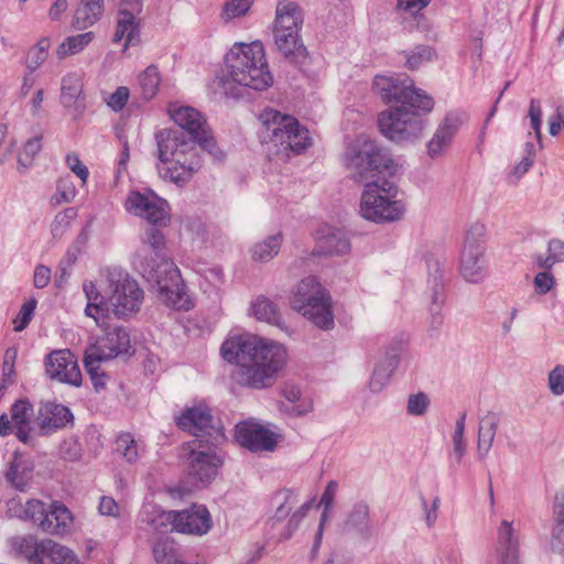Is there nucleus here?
<instances>
[{"label": "nucleus", "mask_w": 564, "mask_h": 564, "mask_svg": "<svg viewBox=\"0 0 564 564\" xmlns=\"http://www.w3.org/2000/svg\"><path fill=\"white\" fill-rule=\"evenodd\" d=\"M344 156L351 178L358 183L365 182L360 198L361 217L377 224L400 219L404 207L395 199L394 183L387 178L368 181L376 173L393 169L394 162L388 152L369 138L358 137L346 147Z\"/></svg>", "instance_id": "1"}, {"label": "nucleus", "mask_w": 564, "mask_h": 564, "mask_svg": "<svg viewBox=\"0 0 564 564\" xmlns=\"http://www.w3.org/2000/svg\"><path fill=\"white\" fill-rule=\"evenodd\" d=\"M220 355L238 366L232 379L239 386L256 390L271 387L286 364L282 345L249 334L229 336L220 347Z\"/></svg>", "instance_id": "2"}, {"label": "nucleus", "mask_w": 564, "mask_h": 564, "mask_svg": "<svg viewBox=\"0 0 564 564\" xmlns=\"http://www.w3.org/2000/svg\"><path fill=\"white\" fill-rule=\"evenodd\" d=\"M133 268L153 286L160 299L175 310L193 307L181 272L172 261L166 237L159 227H147L132 258Z\"/></svg>", "instance_id": "3"}, {"label": "nucleus", "mask_w": 564, "mask_h": 564, "mask_svg": "<svg viewBox=\"0 0 564 564\" xmlns=\"http://www.w3.org/2000/svg\"><path fill=\"white\" fill-rule=\"evenodd\" d=\"M225 64V69L218 77V84L226 95L238 96L234 84L263 90L273 82L263 45L258 41L250 44H235L226 54Z\"/></svg>", "instance_id": "4"}, {"label": "nucleus", "mask_w": 564, "mask_h": 564, "mask_svg": "<svg viewBox=\"0 0 564 564\" xmlns=\"http://www.w3.org/2000/svg\"><path fill=\"white\" fill-rule=\"evenodd\" d=\"M155 141L158 158L162 163L158 166L161 177L184 186L202 167L196 150L198 142L178 129L160 130L155 133Z\"/></svg>", "instance_id": "5"}, {"label": "nucleus", "mask_w": 564, "mask_h": 564, "mask_svg": "<svg viewBox=\"0 0 564 564\" xmlns=\"http://www.w3.org/2000/svg\"><path fill=\"white\" fill-rule=\"evenodd\" d=\"M291 306L316 327L324 330L334 328L330 296L316 278L307 276L300 281L291 300Z\"/></svg>", "instance_id": "6"}, {"label": "nucleus", "mask_w": 564, "mask_h": 564, "mask_svg": "<svg viewBox=\"0 0 564 564\" xmlns=\"http://www.w3.org/2000/svg\"><path fill=\"white\" fill-rule=\"evenodd\" d=\"M259 119L262 122V142H270L294 154H300L310 147L308 130L294 117L282 115L274 109H265Z\"/></svg>", "instance_id": "7"}, {"label": "nucleus", "mask_w": 564, "mask_h": 564, "mask_svg": "<svg viewBox=\"0 0 564 564\" xmlns=\"http://www.w3.org/2000/svg\"><path fill=\"white\" fill-rule=\"evenodd\" d=\"M373 89L380 98L389 105L410 106L431 112L434 100L425 91L414 86V82L406 74L377 75L373 79Z\"/></svg>", "instance_id": "8"}, {"label": "nucleus", "mask_w": 564, "mask_h": 564, "mask_svg": "<svg viewBox=\"0 0 564 564\" xmlns=\"http://www.w3.org/2000/svg\"><path fill=\"white\" fill-rule=\"evenodd\" d=\"M423 110L410 106H391L378 117L380 132L394 142H412L419 139L425 129Z\"/></svg>", "instance_id": "9"}, {"label": "nucleus", "mask_w": 564, "mask_h": 564, "mask_svg": "<svg viewBox=\"0 0 564 564\" xmlns=\"http://www.w3.org/2000/svg\"><path fill=\"white\" fill-rule=\"evenodd\" d=\"M486 227L484 224H473L465 236L459 257V272L469 283H480L488 273L486 258Z\"/></svg>", "instance_id": "10"}, {"label": "nucleus", "mask_w": 564, "mask_h": 564, "mask_svg": "<svg viewBox=\"0 0 564 564\" xmlns=\"http://www.w3.org/2000/svg\"><path fill=\"white\" fill-rule=\"evenodd\" d=\"M107 280L113 314L126 318L139 312L143 302V290L138 282L128 272L117 268L109 270Z\"/></svg>", "instance_id": "11"}, {"label": "nucleus", "mask_w": 564, "mask_h": 564, "mask_svg": "<svg viewBox=\"0 0 564 564\" xmlns=\"http://www.w3.org/2000/svg\"><path fill=\"white\" fill-rule=\"evenodd\" d=\"M167 111L171 119L178 126V130L184 131L187 137L197 141L204 151L218 161L225 158L224 152L218 148L212 135L206 120L198 110L189 106L171 104Z\"/></svg>", "instance_id": "12"}, {"label": "nucleus", "mask_w": 564, "mask_h": 564, "mask_svg": "<svg viewBox=\"0 0 564 564\" xmlns=\"http://www.w3.org/2000/svg\"><path fill=\"white\" fill-rule=\"evenodd\" d=\"M223 442L212 440H193L189 443V475L203 485L214 479L224 463V455L219 448Z\"/></svg>", "instance_id": "13"}, {"label": "nucleus", "mask_w": 564, "mask_h": 564, "mask_svg": "<svg viewBox=\"0 0 564 564\" xmlns=\"http://www.w3.org/2000/svg\"><path fill=\"white\" fill-rule=\"evenodd\" d=\"M176 425L193 434L195 440H212L214 443L225 441L221 427L214 424L210 410L204 405L185 409L176 417Z\"/></svg>", "instance_id": "14"}, {"label": "nucleus", "mask_w": 564, "mask_h": 564, "mask_svg": "<svg viewBox=\"0 0 564 564\" xmlns=\"http://www.w3.org/2000/svg\"><path fill=\"white\" fill-rule=\"evenodd\" d=\"M127 209L144 218L151 226H166L170 221L169 204L153 192H131L127 198Z\"/></svg>", "instance_id": "15"}, {"label": "nucleus", "mask_w": 564, "mask_h": 564, "mask_svg": "<svg viewBox=\"0 0 564 564\" xmlns=\"http://www.w3.org/2000/svg\"><path fill=\"white\" fill-rule=\"evenodd\" d=\"M11 421L7 413L0 415V436L6 437L15 430L17 438L23 444H32L31 416L33 415V405L28 400H18L11 406Z\"/></svg>", "instance_id": "16"}, {"label": "nucleus", "mask_w": 564, "mask_h": 564, "mask_svg": "<svg viewBox=\"0 0 564 564\" xmlns=\"http://www.w3.org/2000/svg\"><path fill=\"white\" fill-rule=\"evenodd\" d=\"M46 375L62 383L79 387L82 373L75 356L68 350H55L46 357Z\"/></svg>", "instance_id": "17"}, {"label": "nucleus", "mask_w": 564, "mask_h": 564, "mask_svg": "<svg viewBox=\"0 0 564 564\" xmlns=\"http://www.w3.org/2000/svg\"><path fill=\"white\" fill-rule=\"evenodd\" d=\"M403 340L401 338L392 339L384 348L382 356L376 364L369 380V389L373 393L381 392L390 381L391 376L399 366L400 355L403 351Z\"/></svg>", "instance_id": "18"}, {"label": "nucleus", "mask_w": 564, "mask_h": 564, "mask_svg": "<svg viewBox=\"0 0 564 564\" xmlns=\"http://www.w3.org/2000/svg\"><path fill=\"white\" fill-rule=\"evenodd\" d=\"M236 441L251 452H271L276 446L275 434L258 423L239 422L235 427Z\"/></svg>", "instance_id": "19"}, {"label": "nucleus", "mask_w": 564, "mask_h": 564, "mask_svg": "<svg viewBox=\"0 0 564 564\" xmlns=\"http://www.w3.org/2000/svg\"><path fill=\"white\" fill-rule=\"evenodd\" d=\"M465 120V115L459 111H449L438 124L432 139L427 143V154L437 158L448 148Z\"/></svg>", "instance_id": "20"}, {"label": "nucleus", "mask_w": 564, "mask_h": 564, "mask_svg": "<svg viewBox=\"0 0 564 564\" xmlns=\"http://www.w3.org/2000/svg\"><path fill=\"white\" fill-rule=\"evenodd\" d=\"M73 420V413L67 406L55 402H47L40 406L35 424L42 435H50L57 430L66 427Z\"/></svg>", "instance_id": "21"}, {"label": "nucleus", "mask_w": 564, "mask_h": 564, "mask_svg": "<svg viewBox=\"0 0 564 564\" xmlns=\"http://www.w3.org/2000/svg\"><path fill=\"white\" fill-rule=\"evenodd\" d=\"M176 532L203 535L212 528V518L205 506L193 505L189 509L174 511Z\"/></svg>", "instance_id": "22"}, {"label": "nucleus", "mask_w": 564, "mask_h": 564, "mask_svg": "<svg viewBox=\"0 0 564 564\" xmlns=\"http://www.w3.org/2000/svg\"><path fill=\"white\" fill-rule=\"evenodd\" d=\"M495 564H519V535L511 521L502 520L497 530Z\"/></svg>", "instance_id": "23"}, {"label": "nucleus", "mask_w": 564, "mask_h": 564, "mask_svg": "<svg viewBox=\"0 0 564 564\" xmlns=\"http://www.w3.org/2000/svg\"><path fill=\"white\" fill-rule=\"evenodd\" d=\"M350 247V241L344 230L330 226H323L318 230V237L313 253L324 257H340L349 253Z\"/></svg>", "instance_id": "24"}, {"label": "nucleus", "mask_w": 564, "mask_h": 564, "mask_svg": "<svg viewBox=\"0 0 564 564\" xmlns=\"http://www.w3.org/2000/svg\"><path fill=\"white\" fill-rule=\"evenodd\" d=\"M91 346L98 349L104 356L112 359L121 354L129 352L131 348L130 334L126 327L115 326L109 328L106 334L98 338Z\"/></svg>", "instance_id": "25"}, {"label": "nucleus", "mask_w": 564, "mask_h": 564, "mask_svg": "<svg viewBox=\"0 0 564 564\" xmlns=\"http://www.w3.org/2000/svg\"><path fill=\"white\" fill-rule=\"evenodd\" d=\"M124 39L123 51L140 42V21L127 8H120L117 14V23L112 36L113 43Z\"/></svg>", "instance_id": "26"}, {"label": "nucleus", "mask_w": 564, "mask_h": 564, "mask_svg": "<svg viewBox=\"0 0 564 564\" xmlns=\"http://www.w3.org/2000/svg\"><path fill=\"white\" fill-rule=\"evenodd\" d=\"M429 282L432 283V305L430 307L431 314V326L434 329H438L443 322L444 316L442 314V305L444 303L443 295V283L440 264L437 261L429 260Z\"/></svg>", "instance_id": "27"}, {"label": "nucleus", "mask_w": 564, "mask_h": 564, "mask_svg": "<svg viewBox=\"0 0 564 564\" xmlns=\"http://www.w3.org/2000/svg\"><path fill=\"white\" fill-rule=\"evenodd\" d=\"M274 43L278 51L292 63H301L307 56V51L300 37V31L288 32L281 29L273 30Z\"/></svg>", "instance_id": "28"}, {"label": "nucleus", "mask_w": 564, "mask_h": 564, "mask_svg": "<svg viewBox=\"0 0 564 564\" xmlns=\"http://www.w3.org/2000/svg\"><path fill=\"white\" fill-rule=\"evenodd\" d=\"M72 520L70 512L65 506L52 502L37 527L45 533L62 535L68 531Z\"/></svg>", "instance_id": "29"}, {"label": "nucleus", "mask_w": 564, "mask_h": 564, "mask_svg": "<svg viewBox=\"0 0 564 564\" xmlns=\"http://www.w3.org/2000/svg\"><path fill=\"white\" fill-rule=\"evenodd\" d=\"M499 424L500 416L492 411L487 412L480 419L477 435V456L479 460H484L490 452Z\"/></svg>", "instance_id": "30"}, {"label": "nucleus", "mask_w": 564, "mask_h": 564, "mask_svg": "<svg viewBox=\"0 0 564 564\" xmlns=\"http://www.w3.org/2000/svg\"><path fill=\"white\" fill-rule=\"evenodd\" d=\"M303 24V14L297 3L282 0L276 6L274 29L288 32L300 31Z\"/></svg>", "instance_id": "31"}, {"label": "nucleus", "mask_w": 564, "mask_h": 564, "mask_svg": "<svg viewBox=\"0 0 564 564\" xmlns=\"http://www.w3.org/2000/svg\"><path fill=\"white\" fill-rule=\"evenodd\" d=\"M297 495L291 489H282L273 495L271 498V505L275 508L274 516L270 520V531L272 535L278 534L275 532L276 527L282 523L289 516L291 510L297 503Z\"/></svg>", "instance_id": "32"}, {"label": "nucleus", "mask_w": 564, "mask_h": 564, "mask_svg": "<svg viewBox=\"0 0 564 564\" xmlns=\"http://www.w3.org/2000/svg\"><path fill=\"white\" fill-rule=\"evenodd\" d=\"M104 13V0H80L73 18L76 30H86L97 23Z\"/></svg>", "instance_id": "33"}, {"label": "nucleus", "mask_w": 564, "mask_h": 564, "mask_svg": "<svg viewBox=\"0 0 564 564\" xmlns=\"http://www.w3.org/2000/svg\"><path fill=\"white\" fill-rule=\"evenodd\" d=\"M83 289L87 299L85 307L86 316L94 318L96 324L102 327L108 316V305L104 295L93 282H85Z\"/></svg>", "instance_id": "34"}, {"label": "nucleus", "mask_w": 564, "mask_h": 564, "mask_svg": "<svg viewBox=\"0 0 564 564\" xmlns=\"http://www.w3.org/2000/svg\"><path fill=\"white\" fill-rule=\"evenodd\" d=\"M40 564H80L76 555L66 546L52 540H42Z\"/></svg>", "instance_id": "35"}, {"label": "nucleus", "mask_w": 564, "mask_h": 564, "mask_svg": "<svg viewBox=\"0 0 564 564\" xmlns=\"http://www.w3.org/2000/svg\"><path fill=\"white\" fill-rule=\"evenodd\" d=\"M33 475V464L14 452L13 459L9 464L6 479L18 490H23Z\"/></svg>", "instance_id": "36"}, {"label": "nucleus", "mask_w": 564, "mask_h": 564, "mask_svg": "<svg viewBox=\"0 0 564 564\" xmlns=\"http://www.w3.org/2000/svg\"><path fill=\"white\" fill-rule=\"evenodd\" d=\"M83 93V82L78 74L69 73L62 78L61 102L66 108L78 109Z\"/></svg>", "instance_id": "37"}, {"label": "nucleus", "mask_w": 564, "mask_h": 564, "mask_svg": "<svg viewBox=\"0 0 564 564\" xmlns=\"http://www.w3.org/2000/svg\"><path fill=\"white\" fill-rule=\"evenodd\" d=\"M346 525L355 529L361 538L369 539L372 535V528L369 519V506L364 501L355 503L348 513Z\"/></svg>", "instance_id": "38"}, {"label": "nucleus", "mask_w": 564, "mask_h": 564, "mask_svg": "<svg viewBox=\"0 0 564 564\" xmlns=\"http://www.w3.org/2000/svg\"><path fill=\"white\" fill-rule=\"evenodd\" d=\"M156 564H185L178 545L170 538L158 540L152 546Z\"/></svg>", "instance_id": "39"}, {"label": "nucleus", "mask_w": 564, "mask_h": 564, "mask_svg": "<svg viewBox=\"0 0 564 564\" xmlns=\"http://www.w3.org/2000/svg\"><path fill=\"white\" fill-rule=\"evenodd\" d=\"M42 541L32 535L17 536L12 540L13 550L31 564H40Z\"/></svg>", "instance_id": "40"}, {"label": "nucleus", "mask_w": 564, "mask_h": 564, "mask_svg": "<svg viewBox=\"0 0 564 564\" xmlns=\"http://www.w3.org/2000/svg\"><path fill=\"white\" fill-rule=\"evenodd\" d=\"M281 243V234L269 236L252 247L251 257L254 261L268 262L279 253Z\"/></svg>", "instance_id": "41"}, {"label": "nucleus", "mask_w": 564, "mask_h": 564, "mask_svg": "<svg viewBox=\"0 0 564 564\" xmlns=\"http://www.w3.org/2000/svg\"><path fill=\"white\" fill-rule=\"evenodd\" d=\"M95 37L93 32L80 33L66 37L57 47L58 58H65L68 55H75L82 52Z\"/></svg>", "instance_id": "42"}, {"label": "nucleus", "mask_w": 564, "mask_h": 564, "mask_svg": "<svg viewBox=\"0 0 564 564\" xmlns=\"http://www.w3.org/2000/svg\"><path fill=\"white\" fill-rule=\"evenodd\" d=\"M113 451L129 464L135 463L139 458V445L130 433H120L117 436Z\"/></svg>", "instance_id": "43"}, {"label": "nucleus", "mask_w": 564, "mask_h": 564, "mask_svg": "<svg viewBox=\"0 0 564 564\" xmlns=\"http://www.w3.org/2000/svg\"><path fill=\"white\" fill-rule=\"evenodd\" d=\"M138 82H139L142 97L145 100L152 99L156 95L159 85L161 83V76H160L158 67L155 65L148 66L139 75Z\"/></svg>", "instance_id": "44"}, {"label": "nucleus", "mask_w": 564, "mask_h": 564, "mask_svg": "<svg viewBox=\"0 0 564 564\" xmlns=\"http://www.w3.org/2000/svg\"><path fill=\"white\" fill-rule=\"evenodd\" d=\"M311 508L312 501L304 502L290 516L288 522L283 525V529L280 530L278 534L273 533L272 538H275L279 542L289 540L299 528L301 521L306 517Z\"/></svg>", "instance_id": "45"}, {"label": "nucleus", "mask_w": 564, "mask_h": 564, "mask_svg": "<svg viewBox=\"0 0 564 564\" xmlns=\"http://www.w3.org/2000/svg\"><path fill=\"white\" fill-rule=\"evenodd\" d=\"M252 308L254 316L259 321L278 325L281 319L276 305L267 297L257 299Z\"/></svg>", "instance_id": "46"}, {"label": "nucleus", "mask_w": 564, "mask_h": 564, "mask_svg": "<svg viewBox=\"0 0 564 564\" xmlns=\"http://www.w3.org/2000/svg\"><path fill=\"white\" fill-rule=\"evenodd\" d=\"M147 522L155 532H176L174 510L155 512L151 518L147 519Z\"/></svg>", "instance_id": "47"}, {"label": "nucleus", "mask_w": 564, "mask_h": 564, "mask_svg": "<svg viewBox=\"0 0 564 564\" xmlns=\"http://www.w3.org/2000/svg\"><path fill=\"white\" fill-rule=\"evenodd\" d=\"M50 46V40L47 37H43L29 51L26 66L31 72H34L47 58V51Z\"/></svg>", "instance_id": "48"}, {"label": "nucleus", "mask_w": 564, "mask_h": 564, "mask_svg": "<svg viewBox=\"0 0 564 564\" xmlns=\"http://www.w3.org/2000/svg\"><path fill=\"white\" fill-rule=\"evenodd\" d=\"M42 142L41 137H34L29 139L24 147L22 153L18 158V169L21 172H24L32 164L34 156L41 151Z\"/></svg>", "instance_id": "49"}, {"label": "nucleus", "mask_w": 564, "mask_h": 564, "mask_svg": "<svg viewBox=\"0 0 564 564\" xmlns=\"http://www.w3.org/2000/svg\"><path fill=\"white\" fill-rule=\"evenodd\" d=\"M36 305L37 301L34 297L29 299L22 304L20 312L12 321L14 332H22L28 327L33 318Z\"/></svg>", "instance_id": "50"}, {"label": "nucleus", "mask_w": 564, "mask_h": 564, "mask_svg": "<svg viewBox=\"0 0 564 564\" xmlns=\"http://www.w3.org/2000/svg\"><path fill=\"white\" fill-rule=\"evenodd\" d=\"M76 216L77 210L74 207H68L59 212L52 223L51 231L53 237L61 238Z\"/></svg>", "instance_id": "51"}, {"label": "nucleus", "mask_w": 564, "mask_h": 564, "mask_svg": "<svg viewBox=\"0 0 564 564\" xmlns=\"http://www.w3.org/2000/svg\"><path fill=\"white\" fill-rule=\"evenodd\" d=\"M19 508L23 512L20 517L24 520H31L36 525H39L47 509L45 503L37 499H30L24 506L19 505Z\"/></svg>", "instance_id": "52"}, {"label": "nucleus", "mask_w": 564, "mask_h": 564, "mask_svg": "<svg viewBox=\"0 0 564 564\" xmlns=\"http://www.w3.org/2000/svg\"><path fill=\"white\" fill-rule=\"evenodd\" d=\"M434 55V51L430 46L417 45L405 55L406 66L410 69H417L421 65L430 62Z\"/></svg>", "instance_id": "53"}, {"label": "nucleus", "mask_w": 564, "mask_h": 564, "mask_svg": "<svg viewBox=\"0 0 564 564\" xmlns=\"http://www.w3.org/2000/svg\"><path fill=\"white\" fill-rule=\"evenodd\" d=\"M109 359V357L104 356L98 349L90 345L85 351L84 365L89 376L94 377L104 372L100 368V362Z\"/></svg>", "instance_id": "54"}, {"label": "nucleus", "mask_w": 564, "mask_h": 564, "mask_svg": "<svg viewBox=\"0 0 564 564\" xmlns=\"http://www.w3.org/2000/svg\"><path fill=\"white\" fill-rule=\"evenodd\" d=\"M430 399L424 392L411 394L408 400L406 411L410 415L421 416L425 414Z\"/></svg>", "instance_id": "55"}, {"label": "nucleus", "mask_w": 564, "mask_h": 564, "mask_svg": "<svg viewBox=\"0 0 564 564\" xmlns=\"http://www.w3.org/2000/svg\"><path fill=\"white\" fill-rule=\"evenodd\" d=\"M547 386L551 393L561 397L564 393V366L556 365L547 376Z\"/></svg>", "instance_id": "56"}, {"label": "nucleus", "mask_w": 564, "mask_h": 564, "mask_svg": "<svg viewBox=\"0 0 564 564\" xmlns=\"http://www.w3.org/2000/svg\"><path fill=\"white\" fill-rule=\"evenodd\" d=\"M130 97V90L126 86H119L107 99V105L113 111H121Z\"/></svg>", "instance_id": "57"}, {"label": "nucleus", "mask_w": 564, "mask_h": 564, "mask_svg": "<svg viewBox=\"0 0 564 564\" xmlns=\"http://www.w3.org/2000/svg\"><path fill=\"white\" fill-rule=\"evenodd\" d=\"M533 284L535 292L544 295L554 288L555 278L550 271H542L534 276Z\"/></svg>", "instance_id": "58"}, {"label": "nucleus", "mask_w": 564, "mask_h": 564, "mask_svg": "<svg viewBox=\"0 0 564 564\" xmlns=\"http://www.w3.org/2000/svg\"><path fill=\"white\" fill-rule=\"evenodd\" d=\"M550 546L554 553H564V523L552 522Z\"/></svg>", "instance_id": "59"}, {"label": "nucleus", "mask_w": 564, "mask_h": 564, "mask_svg": "<svg viewBox=\"0 0 564 564\" xmlns=\"http://www.w3.org/2000/svg\"><path fill=\"white\" fill-rule=\"evenodd\" d=\"M529 117L531 128L534 130L538 139L541 138L542 108L538 99H531L529 107Z\"/></svg>", "instance_id": "60"}, {"label": "nucleus", "mask_w": 564, "mask_h": 564, "mask_svg": "<svg viewBox=\"0 0 564 564\" xmlns=\"http://www.w3.org/2000/svg\"><path fill=\"white\" fill-rule=\"evenodd\" d=\"M66 163L70 171L75 173L85 184L87 182L89 171L86 165H84L79 159V156L75 153H69L66 156Z\"/></svg>", "instance_id": "61"}, {"label": "nucleus", "mask_w": 564, "mask_h": 564, "mask_svg": "<svg viewBox=\"0 0 564 564\" xmlns=\"http://www.w3.org/2000/svg\"><path fill=\"white\" fill-rule=\"evenodd\" d=\"M252 3V0H231L225 7V14L232 19L243 15Z\"/></svg>", "instance_id": "62"}, {"label": "nucleus", "mask_w": 564, "mask_h": 564, "mask_svg": "<svg viewBox=\"0 0 564 564\" xmlns=\"http://www.w3.org/2000/svg\"><path fill=\"white\" fill-rule=\"evenodd\" d=\"M534 159L524 156L508 174V181L517 183L533 165Z\"/></svg>", "instance_id": "63"}, {"label": "nucleus", "mask_w": 564, "mask_h": 564, "mask_svg": "<svg viewBox=\"0 0 564 564\" xmlns=\"http://www.w3.org/2000/svg\"><path fill=\"white\" fill-rule=\"evenodd\" d=\"M552 522L564 523V490L556 492L554 497Z\"/></svg>", "instance_id": "64"}]
</instances>
